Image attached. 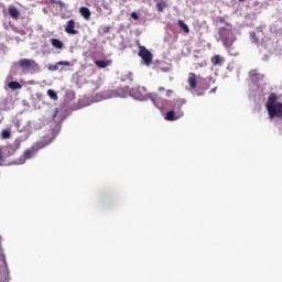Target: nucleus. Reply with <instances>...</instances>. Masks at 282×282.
Masks as SVG:
<instances>
[{
  "label": "nucleus",
  "mask_w": 282,
  "mask_h": 282,
  "mask_svg": "<svg viewBox=\"0 0 282 282\" xmlns=\"http://www.w3.org/2000/svg\"><path fill=\"white\" fill-rule=\"evenodd\" d=\"M276 100H279V97L274 93H271L267 100L265 108L271 120H274V118L282 120V104L276 102Z\"/></svg>",
  "instance_id": "obj_1"
},
{
  "label": "nucleus",
  "mask_w": 282,
  "mask_h": 282,
  "mask_svg": "<svg viewBox=\"0 0 282 282\" xmlns=\"http://www.w3.org/2000/svg\"><path fill=\"white\" fill-rule=\"evenodd\" d=\"M47 147V143L43 141H39L34 143L31 148L24 151L23 155L20 159V164H25L26 160H32L34 155H36L41 149H45Z\"/></svg>",
  "instance_id": "obj_2"
},
{
  "label": "nucleus",
  "mask_w": 282,
  "mask_h": 282,
  "mask_svg": "<svg viewBox=\"0 0 282 282\" xmlns=\"http://www.w3.org/2000/svg\"><path fill=\"white\" fill-rule=\"evenodd\" d=\"M0 282H10V269L6 258L0 256Z\"/></svg>",
  "instance_id": "obj_3"
},
{
  "label": "nucleus",
  "mask_w": 282,
  "mask_h": 282,
  "mask_svg": "<svg viewBox=\"0 0 282 282\" xmlns=\"http://www.w3.org/2000/svg\"><path fill=\"white\" fill-rule=\"evenodd\" d=\"M19 67L22 69H32V72H41V66L34 59L22 58L19 61Z\"/></svg>",
  "instance_id": "obj_4"
},
{
  "label": "nucleus",
  "mask_w": 282,
  "mask_h": 282,
  "mask_svg": "<svg viewBox=\"0 0 282 282\" xmlns=\"http://www.w3.org/2000/svg\"><path fill=\"white\" fill-rule=\"evenodd\" d=\"M230 34H232V31H230L226 28H220L219 36H220V40L223 41V45L225 47H231L232 46V42L230 41Z\"/></svg>",
  "instance_id": "obj_5"
},
{
  "label": "nucleus",
  "mask_w": 282,
  "mask_h": 282,
  "mask_svg": "<svg viewBox=\"0 0 282 282\" xmlns=\"http://www.w3.org/2000/svg\"><path fill=\"white\" fill-rule=\"evenodd\" d=\"M139 56L142 58L144 65L147 66L153 63V54L144 46H140Z\"/></svg>",
  "instance_id": "obj_6"
},
{
  "label": "nucleus",
  "mask_w": 282,
  "mask_h": 282,
  "mask_svg": "<svg viewBox=\"0 0 282 282\" xmlns=\"http://www.w3.org/2000/svg\"><path fill=\"white\" fill-rule=\"evenodd\" d=\"M184 105H186V99H174L172 100V110L176 113H181V118H184Z\"/></svg>",
  "instance_id": "obj_7"
},
{
  "label": "nucleus",
  "mask_w": 282,
  "mask_h": 282,
  "mask_svg": "<svg viewBox=\"0 0 282 282\" xmlns=\"http://www.w3.org/2000/svg\"><path fill=\"white\" fill-rule=\"evenodd\" d=\"M180 118H182V113L174 112L173 109L167 111L165 115V120H167L169 122H175V120H180Z\"/></svg>",
  "instance_id": "obj_8"
},
{
  "label": "nucleus",
  "mask_w": 282,
  "mask_h": 282,
  "mask_svg": "<svg viewBox=\"0 0 282 282\" xmlns=\"http://www.w3.org/2000/svg\"><path fill=\"white\" fill-rule=\"evenodd\" d=\"M65 33L66 34H78V31H76V21L69 20L66 23Z\"/></svg>",
  "instance_id": "obj_9"
},
{
  "label": "nucleus",
  "mask_w": 282,
  "mask_h": 282,
  "mask_svg": "<svg viewBox=\"0 0 282 282\" xmlns=\"http://www.w3.org/2000/svg\"><path fill=\"white\" fill-rule=\"evenodd\" d=\"M8 12L11 19H14V21H19V18L21 17V12L19 11V9H17V7L10 6L8 8Z\"/></svg>",
  "instance_id": "obj_10"
},
{
  "label": "nucleus",
  "mask_w": 282,
  "mask_h": 282,
  "mask_svg": "<svg viewBox=\"0 0 282 282\" xmlns=\"http://www.w3.org/2000/svg\"><path fill=\"white\" fill-rule=\"evenodd\" d=\"M187 83L191 89H197V74L195 73H189Z\"/></svg>",
  "instance_id": "obj_11"
},
{
  "label": "nucleus",
  "mask_w": 282,
  "mask_h": 282,
  "mask_svg": "<svg viewBox=\"0 0 282 282\" xmlns=\"http://www.w3.org/2000/svg\"><path fill=\"white\" fill-rule=\"evenodd\" d=\"M111 63H113V61H111V59H97V61H95V65H96V67H99V69H105V68L111 66Z\"/></svg>",
  "instance_id": "obj_12"
},
{
  "label": "nucleus",
  "mask_w": 282,
  "mask_h": 282,
  "mask_svg": "<svg viewBox=\"0 0 282 282\" xmlns=\"http://www.w3.org/2000/svg\"><path fill=\"white\" fill-rule=\"evenodd\" d=\"M79 14L86 20L89 21L91 19V11L87 7L79 8Z\"/></svg>",
  "instance_id": "obj_13"
},
{
  "label": "nucleus",
  "mask_w": 282,
  "mask_h": 282,
  "mask_svg": "<svg viewBox=\"0 0 282 282\" xmlns=\"http://www.w3.org/2000/svg\"><path fill=\"white\" fill-rule=\"evenodd\" d=\"M178 26L185 34H189L191 29L188 28V24L184 22V20H178Z\"/></svg>",
  "instance_id": "obj_14"
},
{
  "label": "nucleus",
  "mask_w": 282,
  "mask_h": 282,
  "mask_svg": "<svg viewBox=\"0 0 282 282\" xmlns=\"http://www.w3.org/2000/svg\"><path fill=\"white\" fill-rule=\"evenodd\" d=\"M210 61H212V64L215 66L217 65L221 66V63H224V58L220 55L213 56Z\"/></svg>",
  "instance_id": "obj_15"
},
{
  "label": "nucleus",
  "mask_w": 282,
  "mask_h": 282,
  "mask_svg": "<svg viewBox=\"0 0 282 282\" xmlns=\"http://www.w3.org/2000/svg\"><path fill=\"white\" fill-rule=\"evenodd\" d=\"M8 87H9V89H12V90H17V89H22L23 88V86L19 82H9L8 83Z\"/></svg>",
  "instance_id": "obj_16"
},
{
  "label": "nucleus",
  "mask_w": 282,
  "mask_h": 282,
  "mask_svg": "<svg viewBox=\"0 0 282 282\" xmlns=\"http://www.w3.org/2000/svg\"><path fill=\"white\" fill-rule=\"evenodd\" d=\"M51 45H53V47H55L56 50H63V42H61V40L58 39H52Z\"/></svg>",
  "instance_id": "obj_17"
},
{
  "label": "nucleus",
  "mask_w": 282,
  "mask_h": 282,
  "mask_svg": "<svg viewBox=\"0 0 282 282\" xmlns=\"http://www.w3.org/2000/svg\"><path fill=\"white\" fill-rule=\"evenodd\" d=\"M249 76L251 80H259L261 78V74L257 69L250 70Z\"/></svg>",
  "instance_id": "obj_18"
},
{
  "label": "nucleus",
  "mask_w": 282,
  "mask_h": 282,
  "mask_svg": "<svg viewBox=\"0 0 282 282\" xmlns=\"http://www.w3.org/2000/svg\"><path fill=\"white\" fill-rule=\"evenodd\" d=\"M165 8H166V2L165 1H161V2L156 3L158 12H164Z\"/></svg>",
  "instance_id": "obj_19"
},
{
  "label": "nucleus",
  "mask_w": 282,
  "mask_h": 282,
  "mask_svg": "<svg viewBox=\"0 0 282 282\" xmlns=\"http://www.w3.org/2000/svg\"><path fill=\"white\" fill-rule=\"evenodd\" d=\"M47 96L52 99V100H58V95L56 94V91L48 89L47 90Z\"/></svg>",
  "instance_id": "obj_20"
},
{
  "label": "nucleus",
  "mask_w": 282,
  "mask_h": 282,
  "mask_svg": "<svg viewBox=\"0 0 282 282\" xmlns=\"http://www.w3.org/2000/svg\"><path fill=\"white\" fill-rule=\"evenodd\" d=\"M1 135H2V138H3L4 140H8V139L10 138V135H11L10 130H3V131L1 132Z\"/></svg>",
  "instance_id": "obj_21"
},
{
  "label": "nucleus",
  "mask_w": 282,
  "mask_h": 282,
  "mask_svg": "<svg viewBox=\"0 0 282 282\" xmlns=\"http://www.w3.org/2000/svg\"><path fill=\"white\" fill-rule=\"evenodd\" d=\"M56 6H58L61 8V10H64L65 8V2L61 1V0H56Z\"/></svg>",
  "instance_id": "obj_22"
},
{
  "label": "nucleus",
  "mask_w": 282,
  "mask_h": 282,
  "mask_svg": "<svg viewBox=\"0 0 282 282\" xmlns=\"http://www.w3.org/2000/svg\"><path fill=\"white\" fill-rule=\"evenodd\" d=\"M131 19H133L134 21H138V19H140V15H138V13H135V12H132Z\"/></svg>",
  "instance_id": "obj_23"
},
{
  "label": "nucleus",
  "mask_w": 282,
  "mask_h": 282,
  "mask_svg": "<svg viewBox=\"0 0 282 282\" xmlns=\"http://www.w3.org/2000/svg\"><path fill=\"white\" fill-rule=\"evenodd\" d=\"M57 65H65V67H69L72 63L69 62H58Z\"/></svg>",
  "instance_id": "obj_24"
},
{
  "label": "nucleus",
  "mask_w": 282,
  "mask_h": 282,
  "mask_svg": "<svg viewBox=\"0 0 282 282\" xmlns=\"http://www.w3.org/2000/svg\"><path fill=\"white\" fill-rule=\"evenodd\" d=\"M218 21H219V23H225V25H228V23L226 22V19H224V18H218Z\"/></svg>",
  "instance_id": "obj_25"
},
{
  "label": "nucleus",
  "mask_w": 282,
  "mask_h": 282,
  "mask_svg": "<svg viewBox=\"0 0 282 282\" xmlns=\"http://www.w3.org/2000/svg\"><path fill=\"white\" fill-rule=\"evenodd\" d=\"M104 98H111V91H108L104 95Z\"/></svg>",
  "instance_id": "obj_26"
},
{
  "label": "nucleus",
  "mask_w": 282,
  "mask_h": 282,
  "mask_svg": "<svg viewBox=\"0 0 282 282\" xmlns=\"http://www.w3.org/2000/svg\"><path fill=\"white\" fill-rule=\"evenodd\" d=\"M173 93V90H166V96H171V94Z\"/></svg>",
  "instance_id": "obj_27"
},
{
  "label": "nucleus",
  "mask_w": 282,
  "mask_h": 282,
  "mask_svg": "<svg viewBox=\"0 0 282 282\" xmlns=\"http://www.w3.org/2000/svg\"><path fill=\"white\" fill-rule=\"evenodd\" d=\"M58 65H61V64H56L54 67H53V69L56 72V69H58Z\"/></svg>",
  "instance_id": "obj_28"
},
{
  "label": "nucleus",
  "mask_w": 282,
  "mask_h": 282,
  "mask_svg": "<svg viewBox=\"0 0 282 282\" xmlns=\"http://www.w3.org/2000/svg\"><path fill=\"white\" fill-rule=\"evenodd\" d=\"M159 91H164V87H160V88H159Z\"/></svg>",
  "instance_id": "obj_29"
},
{
  "label": "nucleus",
  "mask_w": 282,
  "mask_h": 282,
  "mask_svg": "<svg viewBox=\"0 0 282 282\" xmlns=\"http://www.w3.org/2000/svg\"><path fill=\"white\" fill-rule=\"evenodd\" d=\"M50 1H51V3H56L57 0H50Z\"/></svg>",
  "instance_id": "obj_30"
},
{
  "label": "nucleus",
  "mask_w": 282,
  "mask_h": 282,
  "mask_svg": "<svg viewBox=\"0 0 282 282\" xmlns=\"http://www.w3.org/2000/svg\"><path fill=\"white\" fill-rule=\"evenodd\" d=\"M19 147H21V142L18 143L17 149H19Z\"/></svg>",
  "instance_id": "obj_31"
},
{
  "label": "nucleus",
  "mask_w": 282,
  "mask_h": 282,
  "mask_svg": "<svg viewBox=\"0 0 282 282\" xmlns=\"http://www.w3.org/2000/svg\"><path fill=\"white\" fill-rule=\"evenodd\" d=\"M105 32H109V28H107V29L105 30Z\"/></svg>",
  "instance_id": "obj_32"
},
{
  "label": "nucleus",
  "mask_w": 282,
  "mask_h": 282,
  "mask_svg": "<svg viewBox=\"0 0 282 282\" xmlns=\"http://www.w3.org/2000/svg\"><path fill=\"white\" fill-rule=\"evenodd\" d=\"M251 36H256V34H254V33H251Z\"/></svg>",
  "instance_id": "obj_33"
},
{
  "label": "nucleus",
  "mask_w": 282,
  "mask_h": 282,
  "mask_svg": "<svg viewBox=\"0 0 282 282\" xmlns=\"http://www.w3.org/2000/svg\"><path fill=\"white\" fill-rule=\"evenodd\" d=\"M251 36H256V34H254V33H251Z\"/></svg>",
  "instance_id": "obj_34"
},
{
  "label": "nucleus",
  "mask_w": 282,
  "mask_h": 282,
  "mask_svg": "<svg viewBox=\"0 0 282 282\" xmlns=\"http://www.w3.org/2000/svg\"><path fill=\"white\" fill-rule=\"evenodd\" d=\"M240 2H243V1H246V0H239Z\"/></svg>",
  "instance_id": "obj_35"
}]
</instances>
